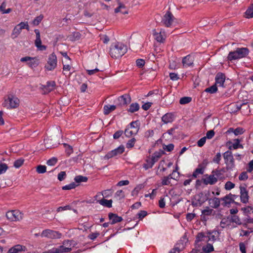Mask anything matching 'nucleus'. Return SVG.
I'll return each instance as SVG.
<instances>
[{"label":"nucleus","instance_id":"45","mask_svg":"<svg viewBox=\"0 0 253 253\" xmlns=\"http://www.w3.org/2000/svg\"><path fill=\"white\" fill-rule=\"evenodd\" d=\"M192 98L190 97H183L180 99L179 103L180 104H185L190 102Z\"/></svg>","mask_w":253,"mask_h":253},{"label":"nucleus","instance_id":"57","mask_svg":"<svg viewBox=\"0 0 253 253\" xmlns=\"http://www.w3.org/2000/svg\"><path fill=\"white\" fill-rule=\"evenodd\" d=\"M174 148V145L172 144H169L168 145H164L163 149L168 152L171 151Z\"/></svg>","mask_w":253,"mask_h":253},{"label":"nucleus","instance_id":"34","mask_svg":"<svg viewBox=\"0 0 253 253\" xmlns=\"http://www.w3.org/2000/svg\"><path fill=\"white\" fill-rule=\"evenodd\" d=\"M167 37V34L163 29L159 32V43H164Z\"/></svg>","mask_w":253,"mask_h":253},{"label":"nucleus","instance_id":"12","mask_svg":"<svg viewBox=\"0 0 253 253\" xmlns=\"http://www.w3.org/2000/svg\"><path fill=\"white\" fill-rule=\"evenodd\" d=\"M29 29V25L27 23L24 22H21L17 25L12 31L11 36L13 38H17L21 33L22 29Z\"/></svg>","mask_w":253,"mask_h":253},{"label":"nucleus","instance_id":"36","mask_svg":"<svg viewBox=\"0 0 253 253\" xmlns=\"http://www.w3.org/2000/svg\"><path fill=\"white\" fill-rule=\"evenodd\" d=\"M114 198L117 200H120L125 198V193L122 190H118L114 195Z\"/></svg>","mask_w":253,"mask_h":253},{"label":"nucleus","instance_id":"53","mask_svg":"<svg viewBox=\"0 0 253 253\" xmlns=\"http://www.w3.org/2000/svg\"><path fill=\"white\" fill-rule=\"evenodd\" d=\"M113 192L111 190H105L101 192L102 196L105 198H108L112 195Z\"/></svg>","mask_w":253,"mask_h":253},{"label":"nucleus","instance_id":"24","mask_svg":"<svg viewBox=\"0 0 253 253\" xmlns=\"http://www.w3.org/2000/svg\"><path fill=\"white\" fill-rule=\"evenodd\" d=\"M109 219L111 220V224H114L118 222H120L123 220V218L119 216L117 214L113 213L109 214Z\"/></svg>","mask_w":253,"mask_h":253},{"label":"nucleus","instance_id":"33","mask_svg":"<svg viewBox=\"0 0 253 253\" xmlns=\"http://www.w3.org/2000/svg\"><path fill=\"white\" fill-rule=\"evenodd\" d=\"M172 165V163L169 162L168 163H166L165 160H161L159 162V168L161 167L162 169L161 170L165 171L167 168L170 167Z\"/></svg>","mask_w":253,"mask_h":253},{"label":"nucleus","instance_id":"27","mask_svg":"<svg viewBox=\"0 0 253 253\" xmlns=\"http://www.w3.org/2000/svg\"><path fill=\"white\" fill-rule=\"evenodd\" d=\"M154 52L150 53L149 54V59L153 62H155L157 61V54L158 52L157 51V45L156 43H155L154 44Z\"/></svg>","mask_w":253,"mask_h":253},{"label":"nucleus","instance_id":"23","mask_svg":"<svg viewBox=\"0 0 253 253\" xmlns=\"http://www.w3.org/2000/svg\"><path fill=\"white\" fill-rule=\"evenodd\" d=\"M205 169V167L203 166L201 164L199 165L198 168L194 170L192 174V178H196L198 175L203 174L204 173Z\"/></svg>","mask_w":253,"mask_h":253},{"label":"nucleus","instance_id":"28","mask_svg":"<svg viewBox=\"0 0 253 253\" xmlns=\"http://www.w3.org/2000/svg\"><path fill=\"white\" fill-rule=\"evenodd\" d=\"M56 253H68L72 250L71 247H67L63 245L60 246L58 248H55Z\"/></svg>","mask_w":253,"mask_h":253},{"label":"nucleus","instance_id":"16","mask_svg":"<svg viewBox=\"0 0 253 253\" xmlns=\"http://www.w3.org/2000/svg\"><path fill=\"white\" fill-rule=\"evenodd\" d=\"M215 84L217 85L224 87V84L225 81V76L224 74L219 72L215 76Z\"/></svg>","mask_w":253,"mask_h":253},{"label":"nucleus","instance_id":"35","mask_svg":"<svg viewBox=\"0 0 253 253\" xmlns=\"http://www.w3.org/2000/svg\"><path fill=\"white\" fill-rule=\"evenodd\" d=\"M246 17L251 18L253 17V4H252L245 12Z\"/></svg>","mask_w":253,"mask_h":253},{"label":"nucleus","instance_id":"55","mask_svg":"<svg viewBox=\"0 0 253 253\" xmlns=\"http://www.w3.org/2000/svg\"><path fill=\"white\" fill-rule=\"evenodd\" d=\"M179 247L180 244H176L174 248L170 251L169 253H179L180 251Z\"/></svg>","mask_w":253,"mask_h":253},{"label":"nucleus","instance_id":"31","mask_svg":"<svg viewBox=\"0 0 253 253\" xmlns=\"http://www.w3.org/2000/svg\"><path fill=\"white\" fill-rule=\"evenodd\" d=\"M119 100L124 105L128 104L131 101L130 97L127 94H124L119 98Z\"/></svg>","mask_w":253,"mask_h":253},{"label":"nucleus","instance_id":"30","mask_svg":"<svg viewBox=\"0 0 253 253\" xmlns=\"http://www.w3.org/2000/svg\"><path fill=\"white\" fill-rule=\"evenodd\" d=\"M112 200H106L103 199L102 200H98V203L101 205L107 207V208H111L112 207Z\"/></svg>","mask_w":253,"mask_h":253},{"label":"nucleus","instance_id":"42","mask_svg":"<svg viewBox=\"0 0 253 253\" xmlns=\"http://www.w3.org/2000/svg\"><path fill=\"white\" fill-rule=\"evenodd\" d=\"M217 90V85L216 84H214L211 86V87L207 88L205 91L207 92H209L210 93H214L216 92Z\"/></svg>","mask_w":253,"mask_h":253},{"label":"nucleus","instance_id":"37","mask_svg":"<svg viewBox=\"0 0 253 253\" xmlns=\"http://www.w3.org/2000/svg\"><path fill=\"white\" fill-rule=\"evenodd\" d=\"M139 105L137 103H132L128 110V111L131 113H134L139 109Z\"/></svg>","mask_w":253,"mask_h":253},{"label":"nucleus","instance_id":"22","mask_svg":"<svg viewBox=\"0 0 253 253\" xmlns=\"http://www.w3.org/2000/svg\"><path fill=\"white\" fill-rule=\"evenodd\" d=\"M174 115L172 113H167L162 117V121L164 124L171 123L174 119Z\"/></svg>","mask_w":253,"mask_h":253},{"label":"nucleus","instance_id":"18","mask_svg":"<svg viewBox=\"0 0 253 253\" xmlns=\"http://www.w3.org/2000/svg\"><path fill=\"white\" fill-rule=\"evenodd\" d=\"M208 237L207 235H205L204 233L201 232L199 233L196 236V240L195 241V243L200 247L201 246V244H199L200 242H204L205 243L208 242Z\"/></svg>","mask_w":253,"mask_h":253},{"label":"nucleus","instance_id":"60","mask_svg":"<svg viewBox=\"0 0 253 253\" xmlns=\"http://www.w3.org/2000/svg\"><path fill=\"white\" fill-rule=\"evenodd\" d=\"M66 173L65 171H61L58 174V179L59 181H62L66 177Z\"/></svg>","mask_w":253,"mask_h":253},{"label":"nucleus","instance_id":"56","mask_svg":"<svg viewBox=\"0 0 253 253\" xmlns=\"http://www.w3.org/2000/svg\"><path fill=\"white\" fill-rule=\"evenodd\" d=\"M147 214V212L145 211H140L136 215L140 220H142Z\"/></svg>","mask_w":253,"mask_h":253},{"label":"nucleus","instance_id":"39","mask_svg":"<svg viewBox=\"0 0 253 253\" xmlns=\"http://www.w3.org/2000/svg\"><path fill=\"white\" fill-rule=\"evenodd\" d=\"M172 178L171 174L169 175L168 176L164 177L162 180V184L163 185H168L170 183V179Z\"/></svg>","mask_w":253,"mask_h":253},{"label":"nucleus","instance_id":"54","mask_svg":"<svg viewBox=\"0 0 253 253\" xmlns=\"http://www.w3.org/2000/svg\"><path fill=\"white\" fill-rule=\"evenodd\" d=\"M248 175L247 174V172L244 171L241 172V173L240 174L239 176V179L241 181H245L248 179Z\"/></svg>","mask_w":253,"mask_h":253},{"label":"nucleus","instance_id":"61","mask_svg":"<svg viewBox=\"0 0 253 253\" xmlns=\"http://www.w3.org/2000/svg\"><path fill=\"white\" fill-rule=\"evenodd\" d=\"M214 131L213 130H211L208 131L206 133V136H205L206 137V139H211L214 135Z\"/></svg>","mask_w":253,"mask_h":253},{"label":"nucleus","instance_id":"15","mask_svg":"<svg viewBox=\"0 0 253 253\" xmlns=\"http://www.w3.org/2000/svg\"><path fill=\"white\" fill-rule=\"evenodd\" d=\"M34 31L36 36V39L35 41V46L40 50H45L46 48V46L42 44V41L41 40L40 31L38 29H35Z\"/></svg>","mask_w":253,"mask_h":253},{"label":"nucleus","instance_id":"4","mask_svg":"<svg viewBox=\"0 0 253 253\" xmlns=\"http://www.w3.org/2000/svg\"><path fill=\"white\" fill-rule=\"evenodd\" d=\"M19 100L17 97L13 95H9L5 99L3 105L7 108H15L19 106Z\"/></svg>","mask_w":253,"mask_h":253},{"label":"nucleus","instance_id":"64","mask_svg":"<svg viewBox=\"0 0 253 253\" xmlns=\"http://www.w3.org/2000/svg\"><path fill=\"white\" fill-rule=\"evenodd\" d=\"M206 137L205 136L201 138L200 140H199L197 142V145L199 147H202L205 143L206 141Z\"/></svg>","mask_w":253,"mask_h":253},{"label":"nucleus","instance_id":"11","mask_svg":"<svg viewBox=\"0 0 253 253\" xmlns=\"http://www.w3.org/2000/svg\"><path fill=\"white\" fill-rule=\"evenodd\" d=\"M57 66V57L56 55L52 53L49 55L47 64L45 68L48 71H51L54 69Z\"/></svg>","mask_w":253,"mask_h":253},{"label":"nucleus","instance_id":"3","mask_svg":"<svg viewBox=\"0 0 253 253\" xmlns=\"http://www.w3.org/2000/svg\"><path fill=\"white\" fill-rule=\"evenodd\" d=\"M223 158L226 165V170H232L235 168L234 159L232 154V152L229 151L225 152L223 154Z\"/></svg>","mask_w":253,"mask_h":253},{"label":"nucleus","instance_id":"48","mask_svg":"<svg viewBox=\"0 0 253 253\" xmlns=\"http://www.w3.org/2000/svg\"><path fill=\"white\" fill-rule=\"evenodd\" d=\"M76 186L77 185L75 183L72 182L68 185H66L63 186L62 189L65 190H71V189H74L76 187Z\"/></svg>","mask_w":253,"mask_h":253},{"label":"nucleus","instance_id":"52","mask_svg":"<svg viewBox=\"0 0 253 253\" xmlns=\"http://www.w3.org/2000/svg\"><path fill=\"white\" fill-rule=\"evenodd\" d=\"M57 159L55 157H53V158L50 159L49 160H48L47 161L46 164L48 166H54L57 163Z\"/></svg>","mask_w":253,"mask_h":253},{"label":"nucleus","instance_id":"38","mask_svg":"<svg viewBox=\"0 0 253 253\" xmlns=\"http://www.w3.org/2000/svg\"><path fill=\"white\" fill-rule=\"evenodd\" d=\"M55 86V82L54 81L48 82L45 87L48 92H50L53 90L54 87Z\"/></svg>","mask_w":253,"mask_h":253},{"label":"nucleus","instance_id":"51","mask_svg":"<svg viewBox=\"0 0 253 253\" xmlns=\"http://www.w3.org/2000/svg\"><path fill=\"white\" fill-rule=\"evenodd\" d=\"M235 187V184L231 181H227L225 184V189L227 190H230Z\"/></svg>","mask_w":253,"mask_h":253},{"label":"nucleus","instance_id":"10","mask_svg":"<svg viewBox=\"0 0 253 253\" xmlns=\"http://www.w3.org/2000/svg\"><path fill=\"white\" fill-rule=\"evenodd\" d=\"M125 151V147L123 145H121L118 148L109 151L104 156V159L108 160L113 157L121 155Z\"/></svg>","mask_w":253,"mask_h":253},{"label":"nucleus","instance_id":"59","mask_svg":"<svg viewBox=\"0 0 253 253\" xmlns=\"http://www.w3.org/2000/svg\"><path fill=\"white\" fill-rule=\"evenodd\" d=\"M221 154L220 153H217L215 157L213 159V162L217 164H219L220 161L221 160Z\"/></svg>","mask_w":253,"mask_h":253},{"label":"nucleus","instance_id":"41","mask_svg":"<svg viewBox=\"0 0 253 253\" xmlns=\"http://www.w3.org/2000/svg\"><path fill=\"white\" fill-rule=\"evenodd\" d=\"M74 180L77 183H80L82 182H85L87 181V178L86 176L78 175L75 177Z\"/></svg>","mask_w":253,"mask_h":253},{"label":"nucleus","instance_id":"20","mask_svg":"<svg viewBox=\"0 0 253 253\" xmlns=\"http://www.w3.org/2000/svg\"><path fill=\"white\" fill-rule=\"evenodd\" d=\"M208 201L209 205L211 206V207H212V208L217 209L220 206L221 199H220L218 198L214 197L213 198L211 199L208 198Z\"/></svg>","mask_w":253,"mask_h":253},{"label":"nucleus","instance_id":"46","mask_svg":"<svg viewBox=\"0 0 253 253\" xmlns=\"http://www.w3.org/2000/svg\"><path fill=\"white\" fill-rule=\"evenodd\" d=\"M136 139L134 138H132L129 139L126 144V147L127 148H132L135 143Z\"/></svg>","mask_w":253,"mask_h":253},{"label":"nucleus","instance_id":"17","mask_svg":"<svg viewBox=\"0 0 253 253\" xmlns=\"http://www.w3.org/2000/svg\"><path fill=\"white\" fill-rule=\"evenodd\" d=\"M240 198L242 203L246 204L249 201L248 192L245 187L240 186Z\"/></svg>","mask_w":253,"mask_h":253},{"label":"nucleus","instance_id":"8","mask_svg":"<svg viewBox=\"0 0 253 253\" xmlns=\"http://www.w3.org/2000/svg\"><path fill=\"white\" fill-rule=\"evenodd\" d=\"M22 62H26L30 68H33L37 67L39 64V60L37 57L25 56L20 59Z\"/></svg>","mask_w":253,"mask_h":253},{"label":"nucleus","instance_id":"19","mask_svg":"<svg viewBox=\"0 0 253 253\" xmlns=\"http://www.w3.org/2000/svg\"><path fill=\"white\" fill-rule=\"evenodd\" d=\"M193 61L192 57L190 55H188L182 59V63L184 67H188L193 66Z\"/></svg>","mask_w":253,"mask_h":253},{"label":"nucleus","instance_id":"40","mask_svg":"<svg viewBox=\"0 0 253 253\" xmlns=\"http://www.w3.org/2000/svg\"><path fill=\"white\" fill-rule=\"evenodd\" d=\"M202 249L204 252L209 253L213 251V247L211 244L208 243L206 246L203 247Z\"/></svg>","mask_w":253,"mask_h":253},{"label":"nucleus","instance_id":"63","mask_svg":"<svg viewBox=\"0 0 253 253\" xmlns=\"http://www.w3.org/2000/svg\"><path fill=\"white\" fill-rule=\"evenodd\" d=\"M136 64L139 68L142 67L145 64V61L142 59H138L136 61Z\"/></svg>","mask_w":253,"mask_h":253},{"label":"nucleus","instance_id":"21","mask_svg":"<svg viewBox=\"0 0 253 253\" xmlns=\"http://www.w3.org/2000/svg\"><path fill=\"white\" fill-rule=\"evenodd\" d=\"M26 248L20 245H17L10 248L7 253H18L21 251H26Z\"/></svg>","mask_w":253,"mask_h":253},{"label":"nucleus","instance_id":"7","mask_svg":"<svg viewBox=\"0 0 253 253\" xmlns=\"http://www.w3.org/2000/svg\"><path fill=\"white\" fill-rule=\"evenodd\" d=\"M194 200L195 201L193 202V205L195 206H200L208 200V196L203 192H200L195 195Z\"/></svg>","mask_w":253,"mask_h":253},{"label":"nucleus","instance_id":"2","mask_svg":"<svg viewBox=\"0 0 253 253\" xmlns=\"http://www.w3.org/2000/svg\"><path fill=\"white\" fill-rule=\"evenodd\" d=\"M249 53V50L246 47L237 48L235 51L229 53L227 59L232 61L244 58L248 55Z\"/></svg>","mask_w":253,"mask_h":253},{"label":"nucleus","instance_id":"1","mask_svg":"<svg viewBox=\"0 0 253 253\" xmlns=\"http://www.w3.org/2000/svg\"><path fill=\"white\" fill-rule=\"evenodd\" d=\"M127 51L126 46L121 42H115L111 44L109 54L113 58H118L122 57Z\"/></svg>","mask_w":253,"mask_h":253},{"label":"nucleus","instance_id":"44","mask_svg":"<svg viewBox=\"0 0 253 253\" xmlns=\"http://www.w3.org/2000/svg\"><path fill=\"white\" fill-rule=\"evenodd\" d=\"M63 146L64 147V148L65 149V151L68 156H69L71 154L73 153V150L71 146L66 143H64Z\"/></svg>","mask_w":253,"mask_h":253},{"label":"nucleus","instance_id":"49","mask_svg":"<svg viewBox=\"0 0 253 253\" xmlns=\"http://www.w3.org/2000/svg\"><path fill=\"white\" fill-rule=\"evenodd\" d=\"M46 167L45 166L40 165L37 168V171L39 173H43L46 171Z\"/></svg>","mask_w":253,"mask_h":253},{"label":"nucleus","instance_id":"50","mask_svg":"<svg viewBox=\"0 0 253 253\" xmlns=\"http://www.w3.org/2000/svg\"><path fill=\"white\" fill-rule=\"evenodd\" d=\"M43 18L42 15H40L39 16H37L35 18V19L33 21V23L34 25H38L39 23L42 21Z\"/></svg>","mask_w":253,"mask_h":253},{"label":"nucleus","instance_id":"29","mask_svg":"<svg viewBox=\"0 0 253 253\" xmlns=\"http://www.w3.org/2000/svg\"><path fill=\"white\" fill-rule=\"evenodd\" d=\"M138 129L139 128H135L134 130L129 128H126L125 130V134L126 137H130V136L136 134L137 133Z\"/></svg>","mask_w":253,"mask_h":253},{"label":"nucleus","instance_id":"47","mask_svg":"<svg viewBox=\"0 0 253 253\" xmlns=\"http://www.w3.org/2000/svg\"><path fill=\"white\" fill-rule=\"evenodd\" d=\"M8 169L7 165L5 163L0 164V174L4 173Z\"/></svg>","mask_w":253,"mask_h":253},{"label":"nucleus","instance_id":"26","mask_svg":"<svg viewBox=\"0 0 253 253\" xmlns=\"http://www.w3.org/2000/svg\"><path fill=\"white\" fill-rule=\"evenodd\" d=\"M115 13H119L120 12L122 14H127L128 13V10L127 8L126 7V6L122 4V3H119V5L118 7L115 9Z\"/></svg>","mask_w":253,"mask_h":253},{"label":"nucleus","instance_id":"13","mask_svg":"<svg viewBox=\"0 0 253 253\" xmlns=\"http://www.w3.org/2000/svg\"><path fill=\"white\" fill-rule=\"evenodd\" d=\"M174 19V17L172 14L168 11L164 16L161 22L167 27H169L172 25Z\"/></svg>","mask_w":253,"mask_h":253},{"label":"nucleus","instance_id":"9","mask_svg":"<svg viewBox=\"0 0 253 253\" xmlns=\"http://www.w3.org/2000/svg\"><path fill=\"white\" fill-rule=\"evenodd\" d=\"M158 160V153L155 152L151 157H147L145 163L143 165V168L147 170L151 168L155 162Z\"/></svg>","mask_w":253,"mask_h":253},{"label":"nucleus","instance_id":"6","mask_svg":"<svg viewBox=\"0 0 253 253\" xmlns=\"http://www.w3.org/2000/svg\"><path fill=\"white\" fill-rule=\"evenodd\" d=\"M41 236L49 239H59L61 238V234L56 231L50 229H45L42 231L41 234Z\"/></svg>","mask_w":253,"mask_h":253},{"label":"nucleus","instance_id":"62","mask_svg":"<svg viewBox=\"0 0 253 253\" xmlns=\"http://www.w3.org/2000/svg\"><path fill=\"white\" fill-rule=\"evenodd\" d=\"M242 210L247 214H250L251 212L253 213V208L251 207L242 208Z\"/></svg>","mask_w":253,"mask_h":253},{"label":"nucleus","instance_id":"14","mask_svg":"<svg viewBox=\"0 0 253 253\" xmlns=\"http://www.w3.org/2000/svg\"><path fill=\"white\" fill-rule=\"evenodd\" d=\"M205 177L203 178L201 181L206 185H214L218 181L216 177L214 176V174H211L210 175L205 174Z\"/></svg>","mask_w":253,"mask_h":253},{"label":"nucleus","instance_id":"43","mask_svg":"<svg viewBox=\"0 0 253 253\" xmlns=\"http://www.w3.org/2000/svg\"><path fill=\"white\" fill-rule=\"evenodd\" d=\"M24 160L22 158H20L16 160L13 164V166L15 168H19L24 163Z\"/></svg>","mask_w":253,"mask_h":253},{"label":"nucleus","instance_id":"5","mask_svg":"<svg viewBox=\"0 0 253 253\" xmlns=\"http://www.w3.org/2000/svg\"><path fill=\"white\" fill-rule=\"evenodd\" d=\"M6 216L9 220L16 221L23 218V213L19 210H12L7 212Z\"/></svg>","mask_w":253,"mask_h":253},{"label":"nucleus","instance_id":"58","mask_svg":"<svg viewBox=\"0 0 253 253\" xmlns=\"http://www.w3.org/2000/svg\"><path fill=\"white\" fill-rule=\"evenodd\" d=\"M212 209H210L209 208L207 207V209L204 210L202 212V214L205 215H210L212 213Z\"/></svg>","mask_w":253,"mask_h":253},{"label":"nucleus","instance_id":"32","mask_svg":"<svg viewBox=\"0 0 253 253\" xmlns=\"http://www.w3.org/2000/svg\"><path fill=\"white\" fill-rule=\"evenodd\" d=\"M116 109V106L115 105H105L104 106V114L105 115H108L113 111L115 110Z\"/></svg>","mask_w":253,"mask_h":253},{"label":"nucleus","instance_id":"25","mask_svg":"<svg viewBox=\"0 0 253 253\" xmlns=\"http://www.w3.org/2000/svg\"><path fill=\"white\" fill-rule=\"evenodd\" d=\"M221 201L223 202L222 205L224 207H229L231 203H233V200L229 197V194L226 195L225 197L221 198Z\"/></svg>","mask_w":253,"mask_h":253}]
</instances>
